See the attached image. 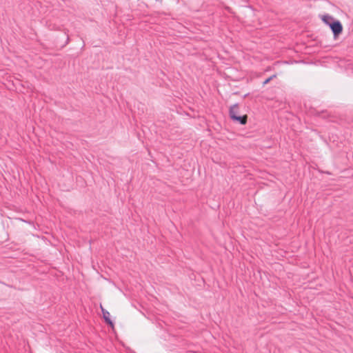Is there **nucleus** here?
Masks as SVG:
<instances>
[{
  "mask_svg": "<svg viewBox=\"0 0 353 353\" xmlns=\"http://www.w3.org/2000/svg\"><path fill=\"white\" fill-rule=\"evenodd\" d=\"M101 311L103 313V318L105 321V322L110 325H112V322L110 319V313L107 310H105L101 305Z\"/></svg>",
  "mask_w": 353,
  "mask_h": 353,
  "instance_id": "nucleus-3",
  "label": "nucleus"
},
{
  "mask_svg": "<svg viewBox=\"0 0 353 353\" xmlns=\"http://www.w3.org/2000/svg\"><path fill=\"white\" fill-rule=\"evenodd\" d=\"M230 118L241 124H245L247 122V116H240L239 106L237 105H234L230 109Z\"/></svg>",
  "mask_w": 353,
  "mask_h": 353,
  "instance_id": "nucleus-1",
  "label": "nucleus"
},
{
  "mask_svg": "<svg viewBox=\"0 0 353 353\" xmlns=\"http://www.w3.org/2000/svg\"><path fill=\"white\" fill-rule=\"evenodd\" d=\"M330 26L335 37L341 34L343 30L342 25L339 21L330 23Z\"/></svg>",
  "mask_w": 353,
  "mask_h": 353,
  "instance_id": "nucleus-2",
  "label": "nucleus"
},
{
  "mask_svg": "<svg viewBox=\"0 0 353 353\" xmlns=\"http://www.w3.org/2000/svg\"><path fill=\"white\" fill-rule=\"evenodd\" d=\"M276 76L275 75H273L269 78H268L264 82H263V84L265 85L267 83H268L273 78H274Z\"/></svg>",
  "mask_w": 353,
  "mask_h": 353,
  "instance_id": "nucleus-4",
  "label": "nucleus"
},
{
  "mask_svg": "<svg viewBox=\"0 0 353 353\" xmlns=\"http://www.w3.org/2000/svg\"><path fill=\"white\" fill-rule=\"evenodd\" d=\"M332 19V18H331V17H324V18H323V21H324L325 23H329V22L327 21V19Z\"/></svg>",
  "mask_w": 353,
  "mask_h": 353,
  "instance_id": "nucleus-5",
  "label": "nucleus"
}]
</instances>
